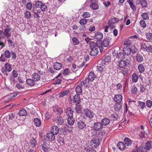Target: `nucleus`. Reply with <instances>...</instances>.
<instances>
[{
    "label": "nucleus",
    "mask_w": 152,
    "mask_h": 152,
    "mask_svg": "<svg viewBox=\"0 0 152 152\" xmlns=\"http://www.w3.org/2000/svg\"><path fill=\"white\" fill-rule=\"evenodd\" d=\"M130 48L127 47H124V48L123 52L125 55L128 56L130 54L131 51Z\"/></svg>",
    "instance_id": "nucleus-27"
},
{
    "label": "nucleus",
    "mask_w": 152,
    "mask_h": 152,
    "mask_svg": "<svg viewBox=\"0 0 152 152\" xmlns=\"http://www.w3.org/2000/svg\"><path fill=\"white\" fill-rule=\"evenodd\" d=\"M75 90L77 95H80L82 94V90L80 86L79 85L77 86Z\"/></svg>",
    "instance_id": "nucleus-22"
},
{
    "label": "nucleus",
    "mask_w": 152,
    "mask_h": 152,
    "mask_svg": "<svg viewBox=\"0 0 152 152\" xmlns=\"http://www.w3.org/2000/svg\"><path fill=\"white\" fill-rule=\"evenodd\" d=\"M70 71L69 69L67 68H66L64 69V70L63 72V74L64 75V76H67V75H68L70 74Z\"/></svg>",
    "instance_id": "nucleus-56"
},
{
    "label": "nucleus",
    "mask_w": 152,
    "mask_h": 152,
    "mask_svg": "<svg viewBox=\"0 0 152 152\" xmlns=\"http://www.w3.org/2000/svg\"><path fill=\"white\" fill-rule=\"evenodd\" d=\"M72 41L74 44L75 45H77L79 44V41L78 39L76 37H74L72 38Z\"/></svg>",
    "instance_id": "nucleus-48"
},
{
    "label": "nucleus",
    "mask_w": 152,
    "mask_h": 152,
    "mask_svg": "<svg viewBox=\"0 0 152 152\" xmlns=\"http://www.w3.org/2000/svg\"><path fill=\"white\" fill-rule=\"evenodd\" d=\"M47 137L49 140L52 141L54 140L55 138V135L50 132L47 133Z\"/></svg>",
    "instance_id": "nucleus-23"
},
{
    "label": "nucleus",
    "mask_w": 152,
    "mask_h": 152,
    "mask_svg": "<svg viewBox=\"0 0 152 152\" xmlns=\"http://www.w3.org/2000/svg\"><path fill=\"white\" fill-rule=\"evenodd\" d=\"M84 112V115L90 118H92L94 117V113L89 109L85 110Z\"/></svg>",
    "instance_id": "nucleus-4"
},
{
    "label": "nucleus",
    "mask_w": 152,
    "mask_h": 152,
    "mask_svg": "<svg viewBox=\"0 0 152 152\" xmlns=\"http://www.w3.org/2000/svg\"><path fill=\"white\" fill-rule=\"evenodd\" d=\"M25 17L27 19H30L31 17L30 12L28 11H26L24 13Z\"/></svg>",
    "instance_id": "nucleus-49"
},
{
    "label": "nucleus",
    "mask_w": 152,
    "mask_h": 152,
    "mask_svg": "<svg viewBox=\"0 0 152 152\" xmlns=\"http://www.w3.org/2000/svg\"><path fill=\"white\" fill-rule=\"evenodd\" d=\"M93 128L96 130H101L103 128V125L100 122L95 123L93 126Z\"/></svg>",
    "instance_id": "nucleus-5"
},
{
    "label": "nucleus",
    "mask_w": 152,
    "mask_h": 152,
    "mask_svg": "<svg viewBox=\"0 0 152 152\" xmlns=\"http://www.w3.org/2000/svg\"><path fill=\"white\" fill-rule=\"evenodd\" d=\"M152 147V140L148 141L145 145V148L147 150L151 149Z\"/></svg>",
    "instance_id": "nucleus-36"
},
{
    "label": "nucleus",
    "mask_w": 152,
    "mask_h": 152,
    "mask_svg": "<svg viewBox=\"0 0 152 152\" xmlns=\"http://www.w3.org/2000/svg\"><path fill=\"white\" fill-rule=\"evenodd\" d=\"M127 1L130 5V7L132 8L133 11H134L136 10V7L135 6L133 3V0H127Z\"/></svg>",
    "instance_id": "nucleus-24"
},
{
    "label": "nucleus",
    "mask_w": 152,
    "mask_h": 152,
    "mask_svg": "<svg viewBox=\"0 0 152 152\" xmlns=\"http://www.w3.org/2000/svg\"><path fill=\"white\" fill-rule=\"evenodd\" d=\"M41 10L42 11H45L47 10V6L45 4L43 3L40 7Z\"/></svg>",
    "instance_id": "nucleus-60"
},
{
    "label": "nucleus",
    "mask_w": 152,
    "mask_h": 152,
    "mask_svg": "<svg viewBox=\"0 0 152 152\" xmlns=\"http://www.w3.org/2000/svg\"><path fill=\"white\" fill-rule=\"evenodd\" d=\"M145 36L147 39L149 40H152V34L151 33H147L146 34Z\"/></svg>",
    "instance_id": "nucleus-47"
},
{
    "label": "nucleus",
    "mask_w": 152,
    "mask_h": 152,
    "mask_svg": "<svg viewBox=\"0 0 152 152\" xmlns=\"http://www.w3.org/2000/svg\"><path fill=\"white\" fill-rule=\"evenodd\" d=\"M130 48L131 51L133 54H134L137 52V49L135 45H132Z\"/></svg>",
    "instance_id": "nucleus-44"
},
{
    "label": "nucleus",
    "mask_w": 152,
    "mask_h": 152,
    "mask_svg": "<svg viewBox=\"0 0 152 152\" xmlns=\"http://www.w3.org/2000/svg\"><path fill=\"white\" fill-rule=\"evenodd\" d=\"M75 120L73 116L68 117L67 118V122L68 124L71 126L74 125Z\"/></svg>",
    "instance_id": "nucleus-18"
},
{
    "label": "nucleus",
    "mask_w": 152,
    "mask_h": 152,
    "mask_svg": "<svg viewBox=\"0 0 152 152\" xmlns=\"http://www.w3.org/2000/svg\"><path fill=\"white\" fill-rule=\"evenodd\" d=\"M42 149L45 152H48L50 150L49 148L48 147V146L44 144L42 146Z\"/></svg>",
    "instance_id": "nucleus-50"
},
{
    "label": "nucleus",
    "mask_w": 152,
    "mask_h": 152,
    "mask_svg": "<svg viewBox=\"0 0 152 152\" xmlns=\"http://www.w3.org/2000/svg\"><path fill=\"white\" fill-rule=\"evenodd\" d=\"M141 47L142 50L143 51H147V47L145 43L142 42L141 44Z\"/></svg>",
    "instance_id": "nucleus-43"
},
{
    "label": "nucleus",
    "mask_w": 152,
    "mask_h": 152,
    "mask_svg": "<svg viewBox=\"0 0 152 152\" xmlns=\"http://www.w3.org/2000/svg\"><path fill=\"white\" fill-rule=\"evenodd\" d=\"M82 105L79 104H76L75 108L76 112L77 113H80L81 112L82 109Z\"/></svg>",
    "instance_id": "nucleus-31"
},
{
    "label": "nucleus",
    "mask_w": 152,
    "mask_h": 152,
    "mask_svg": "<svg viewBox=\"0 0 152 152\" xmlns=\"http://www.w3.org/2000/svg\"><path fill=\"white\" fill-rule=\"evenodd\" d=\"M89 80H88V78H86L83 81V84L85 86H87L89 84Z\"/></svg>",
    "instance_id": "nucleus-58"
},
{
    "label": "nucleus",
    "mask_w": 152,
    "mask_h": 152,
    "mask_svg": "<svg viewBox=\"0 0 152 152\" xmlns=\"http://www.w3.org/2000/svg\"><path fill=\"white\" fill-rule=\"evenodd\" d=\"M86 152H96V151L93 148L90 147H88L85 149Z\"/></svg>",
    "instance_id": "nucleus-64"
},
{
    "label": "nucleus",
    "mask_w": 152,
    "mask_h": 152,
    "mask_svg": "<svg viewBox=\"0 0 152 152\" xmlns=\"http://www.w3.org/2000/svg\"><path fill=\"white\" fill-rule=\"evenodd\" d=\"M140 24L142 27L144 28L146 26V24L145 21L143 20H141L140 22Z\"/></svg>",
    "instance_id": "nucleus-53"
},
{
    "label": "nucleus",
    "mask_w": 152,
    "mask_h": 152,
    "mask_svg": "<svg viewBox=\"0 0 152 152\" xmlns=\"http://www.w3.org/2000/svg\"><path fill=\"white\" fill-rule=\"evenodd\" d=\"M139 104V107L143 109L145 106V103L144 102L139 101L138 102Z\"/></svg>",
    "instance_id": "nucleus-61"
},
{
    "label": "nucleus",
    "mask_w": 152,
    "mask_h": 152,
    "mask_svg": "<svg viewBox=\"0 0 152 152\" xmlns=\"http://www.w3.org/2000/svg\"><path fill=\"white\" fill-rule=\"evenodd\" d=\"M110 120L108 118H105L102 119L101 121V123L102 125H107L109 124L110 123Z\"/></svg>",
    "instance_id": "nucleus-33"
},
{
    "label": "nucleus",
    "mask_w": 152,
    "mask_h": 152,
    "mask_svg": "<svg viewBox=\"0 0 152 152\" xmlns=\"http://www.w3.org/2000/svg\"><path fill=\"white\" fill-rule=\"evenodd\" d=\"M30 143L33 147L37 145V141L34 138H32L30 140Z\"/></svg>",
    "instance_id": "nucleus-41"
},
{
    "label": "nucleus",
    "mask_w": 152,
    "mask_h": 152,
    "mask_svg": "<svg viewBox=\"0 0 152 152\" xmlns=\"http://www.w3.org/2000/svg\"><path fill=\"white\" fill-rule=\"evenodd\" d=\"M32 7V5L31 2H28L27 3L26 5V8L27 9L29 10H31Z\"/></svg>",
    "instance_id": "nucleus-54"
},
{
    "label": "nucleus",
    "mask_w": 152,
    "mask_h": 152,
    "mask_svg": "<svg viewBox=\"0 0 152 152\" xmlns=\"http://www.w3.org/2000/svg\"><path fill=\"white\" fill-rule=\"evenodd\" d=\"M131 40L129 39L126 40L124 43V45H126V47L130 48L131 46L132 45V42Z\"/></svg>",
    "instance_id": "nucleus-37"
},
{
    "label": "nucleus",
    "mask_w": 152,
    "mask_h": 152,
    "mask_svg": "<svg viewBox=\"0 0 152 152\" xmlns=\"http://www.w3.org/2000/svg\"><path fill=\"white\" fill-rule=\"evenodd\" d=\"M138 79V75L135 73H134L132 76V81L133 83H136L137 82Z\"/></svg>",
    "instance_id": "nucleus-34"
},
{
    "label": "nucleus",
    "mask_w": 152,
    "mask_h": 152,
    "mask_svg": "<svg viewBox=\"0 0 152 152\" xmlns=\"http://www.w3.org/2000/svg\"><path fill=\"white\" fill-rule=\"evenodd\" d=\"M117 116L118 115L116 113H114L111 115L110 117L113 120L115 121L117 119Z\"/></svg>",
    "instance_id": "nucleus-51"
},
{
    "label": "nucleus",
    "mask_w": 152,
    "mask_h": 152,
    "mask_svg": "<svg viewBox=\"0 0 152 152\" xmlns=\"http://www.w3.org/2000/svg\"><path fill=\"white\" fill-rule=\"evenodd\" d=\"M140 3L143 7H146L147 6V3L145 0H141Z\"/></svg>",
    "instance_id": "nucleus-46"
},
{
    "label": "nucleus",
    "mask_w": 152,
    "mask_h": 152,
    "mask_svg": "<svg viewBox=\"0 0 152 152\" xmlns=\"http://www.w3.org/2000/svg\"><path fill=\"white\" fill-rule=\"evenodd\" d=\"M96 76L92 72H90L88 74V78L90 81H92L95 80L96 78Z\"/></svg>",
    "instance_id": "nucleus-15"
},
{
    "label": "nucleus",
    "mask_w": 152,
    "mask_h": 152,
    "mask_svg": "<svg viewBox=\"0 0 152 152\" xmlns=\"http://www.w3.org/2000/svg\"><path fill=\"white\" fill-rule=\"evenodd\" d=\"M138 69L139 72L140 73H142L145 70V68L142 64H140L138 65Z\"/></svg>",
    "instance_id": "nucleus-38"
},
{
    "label": "nucleus",
    "mask_w": 152,
    "mask_h": 152,
    "mask_svg": "<svg viewBox=\"0 0 152 152\" xmlns=\"http://www.w3.org/2000/svg\"><path fill=\"white\" fill-rule=\"evenodd\" d=\"M77 126L79 129H83L85 128L86 125L83 121L80 120L77 122Z\"/></svg>",
    "instance_id": "nucleus-9"
},
{
    "label": "nucleus",
    "mask_w": 152,
    "mask_h": 152,
    "mask_svg": "<svg viewBox=\"0 0 152 152\" xmlns=\"http://www.w3.org/2000/svg\"><path fill=\"white\" fill-rule=\"evenodd\" d=\"M137 91V88L136 86H133L131 89V91L132 94H136Z\"/></svg>",
    "instance_id": "nucleus-55"
},
{
    "label": "nucleus",
    "mask_w": 152,
    "mask_h": 152,
    "mask_svg": "<svg viewBox=\"0 0 152 152\" xmlns=\"http://www.w3.org/2000/svg\"><path fill=\"white\" fill-rule=\"evenodd\" d=\"M4 66L7 71L9 72H10L12 69L11 65L9 63H6L5 64Z\"/></svg>",
    "instance_id": "nucleus-39"
},
{
    "label": "nucleus",
    "mask_w": 152,
    "mask_h": 152,
    "mask_svg": "<svg viewBox=\"0 0 152 152\" xmlns=\"http://www.w3.org/2000/svg\"><path fill=\"white\" fill-rule=\"evenodd\" d=\"M100 140L99 139L98 137H96L91 142V146L93 148H96L100 144Z\"/></svg>",
    "instance_id": "nucleus-3"
},
{
    "label": "nucleus",
    "mask_w": 152,
    "mask_h": 152,
    "mask_svg": "<svg viewBox=\"0 0 152 152\" xmlns=\"http://www.w3.org/2000/svg\"><path fill=\"white\" fill-rule=\"evenodd\" d=\"M90 8L93 10H96L99 8L98 4L93 2L91 3L90 5Z\"/></svg>",
    "instance_id": "nucleus-35"
},
{
    "label": "nucleus",
    "mask_w": 152,
    "mask_h": 152,
    "mask_svg": "<svg viewBox=\"0 0 152 152\" xmlns=\"http://www.w3.org/2000/svg\"><path fill=\"white\" fill-rule=\"evenodd\" d=\"M56 122L58 125H61L64 122V120L61 117H58L57 118Z\"/></svg>",
    "instance_id": "nucleus-28"
},
{
    "label": "nucleus",
    "mask_w": 152,
    "mask_h": 152,
    "mask_svg": "<svg viewBox=\"0 0 152 152\" xmlns=\"http://www.w3.org/2000/svg\"><path fill=\"white\" fill-rule=\"evenodd\" d=\"M89 45L91 49L90 54L92 56H95L98 54L99 52V48L100 52L101 53L103 51L102 49H100V48L98 46L97 43L94 42L90 41L89 42Z\"/></svg>",
    "instance_id": "nucleus-1"
},
{
    "label": "nucleus",
    "mask_w": 152,
    "mask_h": 152,
    "mask_svg": "<svg viewBox=\"0 0 152 152\" xmlns=\"http://www.w3.org/2000/svg\"><path fill=\"white\" fill-rule=\"evenodd\" d=\"M54 69L56 70L61 69L62 67V65L61 63L58 62H55L53 65Z\"/></svg>",
    "instance_id": "nucleus-13"
},
{
    "label": "nucleus",
    "mask_w": 152,
    "mask_h": 152,
    "mask_svg": "<svg viewBox=\"0 0 152 152\" xmlns=\"http://www.w3.org/2000/svg\"><path fill=\"white\" fill-rule=\"evenodd\" d=\"M138 134L140 138H142L145 137V132L142 131H139L138 133Z\"/></svg>",
    "instance_id": "nucleus-62"
},
{
    "label": "nucleus",
    "mask_w": 152,
    "mask_h": 152,
    "mask_svg": "<svg viewBox=\"0 0 152 152\" xmlns=\"http://www.w3.org/2000/svg\"><path fill=\"white\" fill-rule=\"evenodd\" d=\"M136 58L137 61L139 63H141L143 61L144 58L142 54L137 53Z\"/></svg>",
    "instance_id": "nucleus-11"
},
{
    "label": "nucleus",
    "mask_w": 152,
    "mask_h": 152,
    "mask_svg": "<svg viewBox=\"0 0 152 152\" xmlns=\"http://www.w3.org/2000/svg\"><path fill=\"white\" fill-rule=\"evenodd\" d=\"M119 21V20L118 18L114 17L108 20L107 23L109 26H110Z\"/></svg>",
    "instance_id": "nucleus-10"
},
{
    "label": "nucleus",
    "mask_w": 152,
    "mask_h": 152,
    "mask_svg": "<svg viewBox=\"0 0 152 152\" xmlns=\"http://www.w3.org/2000/svg\"><path fill=\"white\" fill-rule=\"evenodd\" d=\"M18 114L20 116H25L27 115V112L25 109L23 108L19 110Z\"/></svg>",
    "instance_id": "nucleus-30"
},
{
    "label": "nucleus",
    "mask_w": 152,
    "mask_h": 152,
    "mask_svg": "<svg viewBox=\"0 0 152 152\" xmlns=\"http://www.w3.org/2000/svg\"><path fill=\"white\" fill-rule=\"evenodd\" d=\"M99 48H102L103 47H107L109 45L110 41L108 37L104 39L103 41L101 42H99L98 43H96Z\"/></svg>",
    "instance_id": "nucleus-2"
},
{
    "label": "nucleus",
    "mask_w": 152,
    "mask_h": 152,
    "mask_svg": "<svg viewBox=\"0 0 152 152\" xmlns=\"http://www.w3.org/2000/svg\"><path fill=\"white\" fill-rule=\"evenodd\" d=\"M65 111L67 116L68 117L73 116V111L70 107H67L65 109Z\"/></svg>",
    "instance_id": "nucleus-8"
},
{
    "label": "nucleus",
    "mask_w": 152,
    "mask_h": 152,
    "mask_svg": "<svg viewBox=\"0 0 152 152\" xmlns=\"http://www.w3.org/2000/svg\"><path fill=\"white\" fill-rule=\"evenodd\" d=\"M103 38V34L100 32H97L95 34L94 38L99 40L102 39Z\"/></svg>",
    "instance_id": "nucleus-21"
},
{
    "label": "nucleus",
    "mask_w": 152,
    "mask_h": 152,
    "mask_svg": "<svg viewBox=\"0 0 152 152\" xmlns=\"http://www.w3.org/2000/svg\"><path fill=\"white\" fill-rule=\"evenodd\" d=\"M141 16L143 19L147 20L149 19V17L148 14L146 12L142 13Z\"/></svg>",
    "instance_id": "nucleus-57"
},
{
    "label": "nucleus",
    "mask_w": 152,
    "mask_h": 152,
    "mask_svg": "<svg viewBox=\"0 0 152 152\" xmlns=\"http://www.w3.org/2000/svg\"><path fill=\"white\" fill-rule=\"evenodd\" d=\"M26 82L27 84L30 86H33L35 84L34 81L31 79H28L26 80Z\"/></svg>",
    "instance_id": "nucleus-29"
},
{
    "label": "nucleus",
    "mask_w": 152,
    "mask_h": 152,
    "mask_svg": "<svg viewBox=\"0 0 152 152\" xmlns=\"http://www.w3.org/2000/svg\"><path fill=\"white\" fill-rule=\"evenodd\" d=\"M12 30V28L9 26L7 25L6 28L4 29V34L6 37L9 38L11 37V34L9 33Z\"/></svg>",
    "instance_id": "nucleus-6"
},
{
    "label": "nucleus",
    "mask_w": 152,
    "mask_h": 152,
    "mask_svg": "<svg viewBox=\"0 0 152 152\" xmlns=\"http://www.w3.org/2000/svg\"><path fill=\"white\" fill-rule=\"evenodd\" d=\"M79 95L76 94L73 97V101L76 104H79L80 102V99Z\"/></svg>",
    "instance_id": "nucleus-12"
},
{
    "label": "nucleus",
    "mask_w": 152,
    "mask_h": 152,
    "mask_svg": "<svg viewBox=\"0 0 152 152\" xmlns=\"http://www.w3.org/2000/svg\"><path fill=\"white\" fill-rule=\"evenodd\" d=\"M123 97L120 94L115 95L114 98V100L117 103L120 104L122 100Z\"/></svg>",
    "instance_id": "nucleus-7"
},
{
    "label": "nucleus",
    "mask_w": 152,
    "mask_h": 152,
    "mask_svg": "<svg viewBox=\"0 0 152 152\" xmlns=\"http://www.w3.org/2000/svg\"><path fill=\"white\" fill-rule=\"evenodd\" d=\"M118 57L120 59H124L125 58V55L124 53V52H120L118 54Z\"/></svg>",
    "instance_id": "nucleus-52"
},
{
    "label": "nucleus",
    "mask_w": 152,
    "mask_h": 152,
    "mask_svg": "<svg viewBox=\"0 0 152 152\" xmlns=\"http://www.w3.org/2000/svg\"><path fill=\"white\" fill-rule=\"evenodd\" d=\"M129 71V69L126 68H124L122 71V74L124 77L126 76L127 75V73Z\"/></svg>",
    "instance_id": "nucleus-59"
},
{
    "label": "nucleus",
    "mask_w": 152,
    "mask_h": 152,
    "mask_svg": "<svg viewBox=\"0 0 152 152\" xmlns=\"http://www.w3.org/2000/svg\"><path fill=\"white\" fill-rule=\"evenodd\" d=\"M124 142L126 146H128L132 144V140L128 137H126L124 139Z\"/></svg>",
    "instance_id": "nucleus-32"
},
{
    "label": "nucleus",
    "mask_w": 152,
    "mask_h": 152,
    "mask_svg": "<svg viewBox=\"0 0 152 152\" xmlns=\"http://www.w3.org/2000/svg\"><path fill=\"white\" fill-rule=\"evenodd\" d=\"M69 92V91L68 90L60 92L58 93V97H62L64 96H67Z\"/></svg>",
    "instance_id": "nucleus-19"
},
{
    "label": "nucleus",
    "mask_w": 152,
    "mask_h": 152,
    "mask_svg": "<svg viewBox=\"0 0 152 152\" xmlns=\"http://www.w3.org/2000/svg\"><path fill=\"white\" fill-rule=\"evenodd\" d=\"M32 79L34 81H37L39 80L40 79V75L37 73H34L32 75Z\"/></svg>",
    "instance_id": "nucleus-17"
},
{
    "label": "nucleus",
    "mask_w": 152,
    "mask_h": 152,
    "mask_svg": "<svg viewBox=\"0 0 152 152\" xmlns=\"http://www.w3.org/2000/svg\"><path fill=\"white\" fill-rule=\"evenodd\" d=\"M50 132L55 135H57L59 132V129L58 127L56 126H53L52 127Z\"/></svg>",
    "instance_id": "nucleus-16"
},
{
    "label": "nucleus",
    "mask_w": 152,
    "mask_h": 152,
    "mask_svg": "<svg viewBox=\"0 0 152 152\" xmlns=\"http://www.w3.org/2000/svg\"><path fill=\"white\" fill-rule=\"evenodd\" d=\"M117 146L118 148L121 150H123L126 147L125 145L122 142H119L117 144Z\"/></svg>",
    "instance_id": "nucleus-26"
},
{
    "label": "nucleus",
    "mask_w": 152,
    "mask_h": 152,
    "mask_svg": "<svg viewBox=\"0 0 152 152\" xmlns=\"http://www.w3.org/2000/svg\"><path fill=\"white\" fill-rule=\"evenodd\" d=\"M121 105L119 103L118 104H115L114 106V107L115 110L116 111L120 110H121Z\"/></svg>",
    "instance_id": "nucleus-42"
},
{
    "label": "nucleus",
    "mask_w": 152,
    "mask_h": 152,
    "mask_svg": "<svg viewBox=\"0 0 152 152\" xmlns=\"http://www.w3.org/2000/svg\"><path fill=\"white\" fill-rule=\"evenodd\" d=\"M146 103L147 106L148 107L151 108L152 106V102L150 100H147Z\"/></svg>",
    "instance_id": "nucleus-63"
},
{
    "label": "nucleus",
    "mask_w": 152,
    "mask_h": 152,
    "mask_svg": "<svg viewBox=\"0 0 152 152\" xmlns=\"http://www.w3.org/2000/svg\"><path fill=\"white\" fill-rule=\"evenodd\" d=\"M126 62L123 60H121L119 61L118 66L120 68H124L126 66Z\"/></svg>",
    "instance_id": "nucleus-20"
},
{
    "label": "nucleus",
    "mask_w": 152,
    "mask_h": 152,
    "mask_svg": "<svg viewBox=\"0 0 152 152\" xmlns=\"http://www.w3.org/2000/svg\"><path fill=\"white\" fill-rule=\"evenodd\" d=\"M34 123L35 126L37 127H39L41 124V120L38 118H34Z\"/></svg>",
    "instance_id": "nucleus-25"
},
{
    "label": "nucleus",
    "mask_w": 152,
    "mask_h": 152,
    "mask_svg": "<svg viewBox=\"0 0 152 152\" xmlns=\"http://www.w3.org/2000/svg\"><path fill=\"white\" fill-rule=\"evenodd\" d=\"M4 55L6 58H10L11 56V53L8 50H6L4 53Z\"/></svg>",
    "instance_id": "nucleus-40"
},
{
    "label": "nucleus",
    "mask_w": 152,
    "mask_h": 152,
    "mask_svg": "<svg viewBox=\"0 0 152 152\" xmlns=\"http://www.w3.org/2000/svg\"><path fill=\"white\" fill-rule=\"evenodd\" d=\"M87 19L85 18H82L80 20L79 23L82 25H85L87 23Z\"/></svg>",
    "instance_id": "nucleus-45"
},
{
    "label": "nucleus",
    "mask_w": 152,
    "mask_h": 152,
    "mask_svg": "<svg viewBox=\"0 0 152 152\" xmlns=\"http://www.w3.org/2000/svg\"><path fill=\"white\" fill-rule=\"evenodd\" d=\"M53 110L55 112H57L58 113L57 114L59 115H61L63 112L62 108L58 106L54 107Z\"/></svg>",
    "instance_id": "nucleus-14"
}]
</instances>
